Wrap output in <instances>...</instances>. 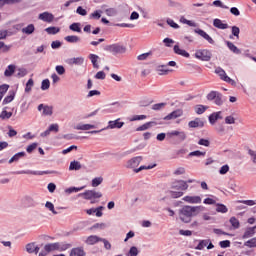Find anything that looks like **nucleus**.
I'll return each mask as SVG.
<instances>
[{"instance_id":"obj_1","label":"nucleus","mask_w":256,"mask_h":256,"mask_svg":"<svg viewBox=\"0 0 256 256\" xmlns=\"http://www.w3.org/2000/svg\"><path fill=\"white\" fill-rule=\"evenodd\" d=\"M201 211H205V207L186 205L182 209H180V212H179L180 221H183V223H191V219L196 215H199Z\"/></svg>"},{"instance_id":"obj_2","label":"nucleus","mask_w":256,"mask_h":256,"mask_svg":"<svg viewBox=\"0 0 256 256\" xmlns=\"http://www.w3.org/2000/svg\"><path fill=\"white\" fill-rule=\"evenodd\" d=\"M78 197H83V199L91 201V203H96L97 199H101V197H103V193L97 190H87L84 193L78 194Z\"/></svg>"},{"instance_id":"obj_3","label":"nucleus","mask_w":256,"mask_h":256,"mask_svg":"<svg viewBox=\"0 0 256 256\" xmlns=\"http://www.w3.org/2000/svg\"><path fill=\"white\" fill-rule=\"evenodd\" d=\"M104 51H108L112 55H123L127 53V47L123 44L115 43L105 46Z\"/></svg>"},{"instance_id":"obj_4","label":"nucleus","mask_w":256,"mask_h":256,"mask_svg":"<svg viewBox=\"0 0 256 256\" xmlns=\"http://www.w3.org/2000/svg\"><path fill=\"white\" fill-rule=\"evenodd\" d=\"M195 57L200 61H211L213 54L207 49H200L195 52Z\"/></svg>"},{"instance_id":"obj_5","label":"nucleus","mask_w":256,"mask_h":256,"mask_svg":"<svg viewBox=\"0 0 256 256\" xmlns=\"http://www.w3.org/2000/svg\"><path fill=\"white\" fill-rule=\"evenodd\" d=\"M168 139H173V137H178V141H185L187 139V133L185 131L172 130L167 132Z\"/></svg>"},{"instance_id":"obj_6","label":"nucleus","mask_w":256,"mask_h":256,"mask_svg":"<svg viewBox=\"0 0 256 256\" xmlns=\"http://www.w3.org/2000/svg\"><path fill=\"white\" fill-rule=\"evenodd\" d=\"M143 161V157L136 156L134 158H131L126 162L125 168L126 169H135L136 167H139L140 163Z\"/></svg>"},{"instance_id":"obj_7","label":"nucleus","mask_w":256,"mask_h":256,"mask_svg":"<svg viewBox=\"0 0 256 256\" xmlns=\"http://www.w3.org/2000/svg\"><path fill=\"white\" fill-rule=\"evenodd\" d=\"M46 252L51 253L52 251H65L67 247H63L60 243H49L44 246Z\"/></svg>"},{"instance_id":"obj_8","label":"nucleus","mask_w":256,"mask_h":256,"mask_svg":"<svg viewBox=\"0 0 256 256\" xmlns=\"http://www.w3.org/2000/svg\"><path fill=\"white\" fill-rule=\"evenodd\" d=\"M172 189H176L177 191H187L189 189V184L185 180H178L172 184Z\"/></svg>"},{"instance_id":"obj_9","label":"nucleus","mask_w":256,"mask_h":256,"mask_svg":"<svg viewBox=\"0 0 256 256\" xmlns=\"http://www.w3.org/2000/svg\"><path fill=\"white\" fill-rule=\"evenodd\" d=\"M183 117V109H176L164 117V121H173Z\"/></svg>"},{"instance_id":"obj_10","label":"nucleus","mask_w":256,"mask_h":256,"mask_svg":"<svg viewBox=\"0 0 256 256\" xmlns=\"http://www.w3.org/2000/svg\"><path fill=\"white\" fill-rule=\"evenodd\" d=\"M123 125H125V122H121V118H118L116 120H110L104 129H121Z\"/></svg>"},{"instance_id":"obj_11","label":"nucleus","mask_w":256,"mask_h":256,"mask_svg":"<svg viewBox=\"0 0 256 256\" xmlns=\"http://www.w3.org/2000/svg\"><path fill=\"white\" fill-rule=\"evenodd\" d=\"M188 127L190 129H197V128L201 129L202 127H205V121L201 118H195L194 120L188 123Z\"/></svg>"},{"instance_id":"obj_12","label":"nucleus","mask_w":256,"mask_h":256,"mask_svg":"<svg viewBox=\"0 0 256 256\" xmlns=\"http://www.w3.org/2000/svg\"><path fill=\"white\" fill-rule=\"evenodd\" d=\"M55 173V171H44V172H37V171H31V170H22L19 172H16L17 175H51Z\"/></svg>"},{"instance_id":"obj_13","label":"nucleus","mask_w":256,"mask_h":256,"mask_svg":"<svg viewBox=\"0 0 256 256\" xmlns=\"http://www.w3.org/2000/svg\"><path fill=\"white\" fill-rule=\"evenodd\" d=\"M194 33H197V35H200V37H203V39L208 41L210 45H215V40H213V38L209 36V34H207V32H205L204 30H201L198 28L194 30Z\"/></svg>"},{"instance_id":"obj_14","label":"nucleus","mask_w":256,"mask_h":256,"mask_svg":"<svg viewBox=\"0 0 256 256\" xmlns=\"http://www.w3.org/2000/svg\"><path fill=\"white\" fill-rule=\"evenodd\" d=\"M38 19H40V21H44L45 23H53L55 16L52 13L43 12L39 14Z\"/></svg>"},{"instance_id":"obj_15","label":"nucleus","mask_w":256,"mask_h":256,"mask_svg":"<svg viewBox=\"0 0 256 256\" xmlns=\"http://www.w3.org/2000/svg\"><path fill=\"white\" fill-rule=\"evenodd\" d=\"M67 65H77L81 66L83 63H85V58L83 57H74V58H68L66 60Z\"/></svg>"},{"instance_id":"obj_16","label":"nucleus","mask_w":256,"mask_h":256,"mask_svg":"<svg viewBox=\"0 0 256 256\" xmlns=\"http://www.w3.org/2000/svg\"><path fill=\"white\" fill-rule=\"evenodd\" d=\"M182 201H185V203H190L192 205H196L201 203V197L200 196H185L182 198Z\"/></svg>"},{"instance_id":"obj_17","label":"nucleus","mask_w":256,"mask_h":256,"mask_svg":"<svg viewBox=\"0 0 256 256\" xmlns=\"http://www.w3.org/2000/svg\"><path fill=\"white\" fill-rule=\"evenodd\" d=\"M213 25L216 27V29H229V24L224 23L221 19L216 18L213 20Z\"/></svg>"},{"instance_id":"obj_18","label":"nucleus","mask_w":256,"mask_h":256,"mask_svg":"<svg viewBox=\"0 0 256 256\" xmlns=\"http://www.w3.org/2000/svg\"><path fill=\"white\" fill-rule=\"evenodd\" d=\"M221 111L218 112H214L209 116V123L211 125H215V123H217V121H219V119H223V116H221Z\"/></svg>"},{"instance_id":"obj_19","label":"nucleus","mask_w":256,"mask_h":256,"mask_svg":"<svg viewBox=\"0 0 256 256\" xmlns=\"http://www.w3.org/2000/svg\"><path fill=\"white\" fill-rule=\"evenodd\" d=\"M103 206H99L98 208H91L86 210L87 215H93V213H96V217H103Z\"/></svg>"},{"instance_id":"obj_20","label":"nucleus","mask_w":256,"mask_h":256,"mask_svg":"<svg viewBox=\"0 0 256 256\" xmlns=\"http://www.w3.org/2000/svg\"><path fill=\"white\" fill-rule=\"evenodd\" d=\"M99 241H103V238H100L97 235H91L86 239V244L95 245V243H99Z\"/></svg>"},{"instance_id":"obj_21","label":"nucleus","mask_w":256,"mask_h":256,"mask_svg":"<svg viewBox=\"0 0 256 256\" xmlns=\"http://www.w3.org/2000/svg\"><path fill=\"white\" fill-rule=\"evenodd\" d=\"M171 71L173 70H169V68H167V65H160L156 68V72L158 73V75H169Z\"/></svg>"},{"instance_id":"obj_22","label":"nucleus","mask_w":256,"mask_h":256,"mask_svg":"<svg viewBox=\"0 0 256 256\" xmlns=\"http://www.w3.org/2000/svg\"><path fill=\"white\" fill-rule=\"evenodd\" d=\"M21 31L24 35H33L35 33V25L29 24L26 27L22 28Z\"/></svg>"},{"instance_id":"obj_23","label":"nucleus","mask_w":256,"mask_h":256,"mask_svg":"<svg viewBox=\"0 0 256 256\" xmlns=\"http://www.w3.org/2000/svg\"><path fill=\"white\" fill-rule=\"evenodd\" d=\"M75 129L77 131H90V129H95V125L93 124H78Z\"/></svg>"},{"instance_id":"obj_24","label":"nucleus","mask_w":256,"mask_h":256,"mask_svg":"<svg viewBox=\"0 0 256 256\" xmlns=\"http://www.w3.org/2000/svg\"><path fill=\"white\" fill-rule=\"evenodd\" d=\"M174 53H176V55H181V57H186V58H189V57H190L189 52H187V51L181 49V48L179 47V45H175V46H174Z\"/></svg>"},{"instance_id":"obj_25","label":"nucleus","mask_w":256,"mask_h":256,"mask_svg":"<svg viewBox=\"0 0 256 256\" xmlns=\"http://www.w3.org/2000/svg\"><path fill=\"white\" fill-rule=\"evenodd\" d=\"M255 229H256V226L247 228L245 230L242 238L249 239V238L253 237V235H255Z\"/></svg>"},{"instance_id":"obj_26","label":"nucleus","mask_w":256,"mask_h":256,"mask_svg":"<svg viewBox=\"0 0 256 256\" xmlns=\"http://www.w3.org/2000/svg\"><path fill=\"white\" fill-rule=\"evenodd\" d=\"M88 58L90 59L94 69H99V63H97L99 61V56L97 54H90Z\"/></svg>"},{"instance_id":"obj_27","label":"nucleus","mask_w":256,"mask_h":256,"mask_svg":"<svg viewBox=\"0 0 256 256\" xmlns=\"http://www.w3.org/2000/svg\"><path fill=\"white\" fill-rule=\"evenodd\" d=\"M70 256H85V250L82 247L73 248L70 252Z\"/></svg>"},{"instance_id":"obj_28","label":"nucleus","mask_w":256,"mask_h":256,"mask_svg":"<svg viewBox=\"0 0 256 256\" xmlns=\"http://www.w3.org/2000/svg\"><path fill=\"white\" fill-rule=\"evenodd\" d=\"M81 162L74 160L70 162L69 171H79L81 170Z\"/></svg>"},{"instance_id":"obj_29","label":"nucleus","mask_w":256,"mask_h":256,"mask_svg":"<svg viewBox=\"0 0 256 256\" xmlns=\"http://www.w3.org/2000/svg\"><path fill=\"white\" fill-rule=\"evenodd\" d=\"M228 49H230V51H232V53H235L236 55H241V50L239 48H237V46H235V44H233V42H226Z\"/></svg>"},{"instance_id":"obj_30","label":"nucleus","mask_w":256,"mask_h":256,"mask_svg":"<svg viewBox=\"0 0 256 256\" xmlns=\"http://www.w3.org/2000/svg\"><path fill=\"white\" fill-rule=\"evenodd\" d=\"M208 109H209L208 106L201 105V104L196 105L194 107L195 113H197V115H203V113L206 112Z\"/></svg>"},{"instance_id":"obj_31","label":"nucleus","mask_w":256,"mask_h":256,"mask_svg":"<svg viewBox=\"0 0 256 256\" xmlns=\"http://www.w3.org/2000/svg\"><path fill=\"white\" fill-rule=\"evenodd\" d=\"M15 69H17V67L15 65H13V64L8 65V67L4 71L5 77H11L13 75V73H15Z\"/></svg>"},{"instance_id":"obj_32","label":"nucleus","mask_w":256,"mask_h":256,"mask_svg":"<svg viewBox=\"0 0 256 256\" xmlns=\"http://www.w3.org/2000/svg\"><path fill=\"white\" fill-rule=\"evenodd\" d=\"M210 243V240L207 239V240H200L198 245L195 247V249L197 251H203V249H205V247H207V245H209Z\"/></svg>"},{"instance_id":"obj_33","label":"nucleus","mask_w":256,"mask_h":256,"mask_svg":"<svg viewBox=\"0 0 256 256\" xmlns=\"http://www.w3.org/2000/svg\"><path fill=\"white\" fill-rule=\"evenodd\" d=\"M179 21H180V23H183V25H188L189 27H197V23H195L191 20H187V18H185V16H181Z\"/></svg>"},{"instance_id":"obj_34","label":"nucleus","mask_w":256,"mask_h":256,"mask_svg":"<svg viewBox=\"0 0 256 256\" xmlns=\"http://www.w3.org/2000/svg\"><path fill=\"white\" fill-rule=\"evenodd\" d=\"M25 155H26L25 152H18L9 160V163H15L19 161V159H23Z\"/></svg>"},{"instance_id":"obj_35","label":"nucleus","mask_w":256,"mask_h":256,"mask_svg":"<svg viewBox=\"0 0 256 256\" xmlns=\"http://www.w3.org/2000/svg\"><path fill=\"white\" fill-rule=\"evenodd\" d=\"M13 99H15V91H10L9 95H7L4 98L3 105H7V104L11 103V101H13Z\"/></svg>"},{"instance_id":"obj_36","label":"nucleus","mask_w":256,"mask_h":256,"mask_svg":"<svg viewBox=\"0 0 256 256\" xmlns=\"http://www.w3.org/2000/svg\"><path fill=\"white\" fill-rule=\"evenodd\" d=\"M11 45H6L5 42L0 41V53H9L11 51Z\"/></svg>"},{"instance_id":"obj_37","label":"nucleus","mask_w":256,"mask_h":256,"mask_svg":"<svg viewBox=\"0 0 256 256\" xmlns=\"http://www.w3.org/2000/svg\"><path fill=\"white\" fill-rule=\"evenodd\" d=\"M64 39L67 41V43H79V41H81V38L75 35L66 36Z\"/></svg>"},{"instance_id":"obj_38","label":"nucleus","mask_w":256,"mask_h":256,"mask_svg":"<svg viewBox=\"0 0 256 256\" xmlns=\"http://www.w3.org/2000/svg\"><path fill=\"white\" fill-rule=\"evenodd\" d=\"M230 225H232L233 229H239V227H241V223L239 222V219H237L236 217L230 218Z\"/></svg>"},{"instance_id":"obj_39","label":"nucleus","mask_w":256,"mask_h":256,"mask_svg":"<svg viewBox=\"0 0 256 256\" xmlns=\"http://www.w3.org/2000/svg\"><path fill=\"white\" fill-rule=\"evenodd\" d=\"M11 117H13V112H7V110H3L0 113V119H2L3 121L11 119Z\"/></svg>"},{"instance_id":"obj_40","label":"nucleus","mask_w":256,"mask_h":256,"mask_svg":"<svg viewBox=\"0 0 256 256\" xmlns=\"http://www.w3.org/2000/svg\"><path fill=\"white\" fill-rule=\"evenodd\" d=\"M45 31L46 33H48V35H57V33L61 31V29H59L58 27L52 26V27L46 28Z\"/></svg>"},{"instance_id":"obj_41","label":"nucleus","mask_w":256,"mask_h":256,"mask_svg":"<svg viewBox=\"0 0 256 256\" xmlns=\"http://www.w3.org/2000/svg\"><path fill=\"white\" fill-rule=\"evenodd\" d=\"M45 207L48 209V211H51L53 215H58L59 212L55 210V205L52 202L47 201Z\"/></svg>"},{"instance_id":"obj_42","label":"nucleus","mask_w":256,"mask_h":256,"mask_svg":"<svg viewBox=\"0 0 256 256\" xmlns=\"http://www.w3.org/2000/svg\"><path fill=\"white\" fill-rule=\"evenodd\" d=\"M165 107H167V103L161 102V103L152 105V110L153 111H161L162 109H165Z\"/></svg>"},{"instance_id":"obj_43","label":"nucleus","mask_w":256,"mask_h":256,"mask_svg":"<svg viewBox=\"0 0 256 256\" xmlns=\"http://www.w3.org/2000/svg\"><path fill=\"white\" fill-rule=\"evenodd\" d=\"M215 73L219 75L222 81H225V77H229L227 76V73L225 72V70H223L222 68H216Z\"/></svg>"},{"instance_id":"obj_44","label":"nucleus","mask_w":256,"mask_h":256,"mask_svg":"<svg viewBox=\"0 0 256 256\" xmlns=\"http://www.w3.org/2000/svg\"><path fill=\"white\" fill-rule=\"evenodd\" d=\"M24 202L28 203L29 207H35V205H37V202H35V199L31 196H25Z\"/></svg>"},{"instance_id":"obj_45","label":"nucleus","mask_w":256,"mask_h":256,"mask_svg":"<svg viewBox=\"0 0 256 256\" xmlns=\"http://www.w3.org/2000/svg\"><path fill=\"white\" fill-rule=\"evenodd\" d=\"M245 247H249V249H253L256 247V237L246 241L244 243Z\"/></svg>"},{"instance_id":"obj_46","label":"nucleus","mask_w":256,"mask_h":256,"mask_svg":"<svg viewBox=\"0 0 256 256\" xmlns=\"http://www.w3.org/2000/svg\"><path fill=\"white\" fill-rule=\"evenodd\" d=\"M103 183V177H96L92 179L91 185L92 187H99Z\"/></svg>"},{"instance_id":"obj_47","label":"nucleus","mask_w":256,"mask_h":256,"mask_svg":"<svg viewBox=\"0 0 256 256\" xmlns=\"http://www.w3.org/2000/svg\"><path fill=\"white\" fill-rule=\"evenodd\" d=\"M9 91V85L4 84L0 86V101L3 99V96Z\"/></svg>"},{"instance_id":"obj_48","label":"nucleus","mask_w":256,"mask_h":256,"mask_svg":"<svg viewBox=\"0 0 256 256\" xmlns=\"http://www.w3.org/2000/svg\"><path fill=\"white\" fill-rule=\"evenodd\" d=\"M216 211L217 213H227L228 209L224 204H216Z\"/></svg>"},{"instance_id":"obj_49","label":"nucleus","mask_w":256,"mask_h":256,"mask_svg":"<svg viewBox=\"0 0 256 256\" xmlns=\"http://www.w3.org/2000/svg\"><path fill=\"white\" fill-rule=\"evenodd\" d=\"M126 255L127 256H137V255H139V249L135 246H132Z\"/></svg>"},{"instance_id":"obj_50","label":"nucleus","mask_w":256,"mask_h":256,"mask_svg":"<svg viewBox=\"0 0 256 256\" xmlns=\"http://www.w3.org/2000/svg\"><path fill=\"white\" fill-rule=\"evenodd\" d=\"M103 13V11L101 10H96L93 13L90 14V19H96L99 20L101 19V14Z\"/></svg>"},{"instance_id":"obj_51","label":"nucleus","mask_w":256,"mask_h":256,"mask_svg":"<svg viewBox=\"0 0 256 256\" xmlns=\"http://www.w3.org/2000/svg\"><path fill=\"white\" fill-rule=\"evenodd\" d=\"M151 125H153V122H147L141 126H139L136 131H147V129H150Z\"/></svg>"},{"instance_id":"obj_52","label":"nucleus","mask_w":256,"mask_h":256,"mask_svg":"<svg viewBox=\"0 0 256 256\" xmlns=\"http://www.w3.org/2000/svg\"><path fill=\"white\" fill-rule=\"evenodd\" d=\"M49 87H51V82L49 81V79L43 80L41 83L42 91H47V89H49Z\"/></svg>"},{"instance_id":"obj_53","label":"nucleus","mask_w":256,"mask_h":256,"mask_svg":"<svg viewBox=\"0 0 256 256\" xmlns=\"http://www.w3.org/2000/svg\"><path fill=\"white\" fill-rule=\"evenodd\" d=\"M169 195H170V197H172V199H179V197H183V192H181V191H170Z\"/></svg>"},{"instance_id":"obj_54","label":"nucleus","mask_w":256,"mask_h":256,"mask_svg":"<svg viewBox=\"0 0 256 256\" xmlns=\"http://www.w3.org/2000/svg\"><path fill=\"white\" fill-rule=\"evenodd\" d=\"M69 29L75 31L76 33H81V25L79 23H73L70 25Z\"/></svg>"},{"instance_id":"obj_55","label":"nucleus","mask_w":256,"mask_h":256,"mask_svg":"<svg viewBox=\"0 0 256 256\" xmlns=\"http://www.w3.org/2000/svg\"><path fill=\"white\" fill-rule=\"evenodd\" d=\"M214 103H215V105H218V106L223 105V94L222 93H218L217 97L214 98Z\"/></svg>"},{"instance_id":"obj_56","label":"nucleus","mask_w":256,"mask_h":256,"mask_svg":"<svg viewBox=\"0 0 256 256\" xmlns=\"http://www.w3.org/2000/svg\"><path fill=\"white\" fill-rule=\"evenodd\" d=\"M219 95L218 91H211L208 95H207V100L208 101H215L216 97Z\"/></svg>"},{"instance_id":"obj_57","label":"nucleus","mask_w":256,"mask_h":256,"mask_svg":"<svg viewBox=\"0 0 256 256\" xmlns=\"http://www.w3.org/2000/svg\"><path fill=\"white\" fill-rule=\"evenodd\" d=\"M166 23L169 25V27H172V29H179V24L175 23L173 19L168 18Z\"/></svg>"},{"instance_id":"obj_58","label":"nucleus","mask_w":256,"mask_h":256,"mask_svg":"<svg viewBox=\"0 0 256 256\" xmlns=\"http://www.w3.org/2000/svg\"><path fill=\"white\" fill-rule=\"evenodd\" d=\"M198 145H201L202 147H209V145H211V141H209V139L201 138L198 141Z\"/></svg>"},{"instance_id":"obj_59","label":"nucleus","mask_w":256,"mask_h":256,"mask_svg":"<svg viewBox=\"0 0 256 256\" xmlns=\"http://www.w3.org/2000/svg\"><path fill=\"white\" fill-rule=\"evenodd\" d=\"M33 85H34L33 79L30 78L26 83L25 92L30 93L31 89H33Z\"/></svg>"},{"instance_id":"obj_60","label":"nucleus","mask_w":256,"mask_h":256,"mask_svg":"<svg viewBox=\"0 0 256 256\" xmlns=\"http://www.w3.org/2000/svg\"><path fill=\"white\" fill-rule=\"evenodd\" d=\"M48 131H50V133H59V124H51Z\"/></svg>"},{"instance_id":"obj_61","label":"nucleus","mask_w":256,"mask_h":256,"mask_svg":"<svg viewBox=\"0 0 256 256\" xmlns=\"http://www.w3.org/2000/svg\"><path fill=\"white\" fill-rule=\"evenodd\" d=\"M173 175H185V167H178L174 170Z\"/></svg>"},{"instance_id":"obj_62","label":"nucleus","mask_w":256,"mask_h":256,"mask_svg":"<svg viewBox=\"0 0 256 256\" xmlns=\"http://www.w3.org/2000/svg\"><path fill=\"white\" fill-rule=\"evenodd\" d=\"M248 155H250L252 163H254V165H256V151L249 149Z\"/></svg>"},{"instance_id":"obj_63","label":"nucleus","mask_w":256,"mask_h":256,"mask_svg":"<svg viewBox=\"0 0 256 256\" xmlns=\"http://www.w3.org/2000/svg\"><path fill=\"white\" fill-rule=\"evenodd\" d=\"M43 115H53V107L51 106H45L43 110Z\"/></svg>"},{"instance_id":"obj_64","label":"nucleus","mask_w":256,"mask_h":256,"mask_svg":"<svg viewBox=\"0 0 256 256\" xmlns=\"http://www.w3.org/2000/svg\"><path fill=\"white\" fill-rule=\"evenodd\" d=\"M27 253H35V243H29L26 245Z\"/></svg>"}]
</instances>
